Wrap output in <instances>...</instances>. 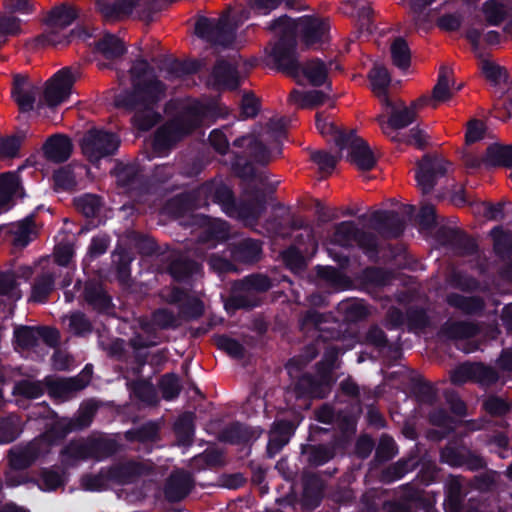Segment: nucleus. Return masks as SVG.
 <instances>
[{"label": "nucleus", "instance_id": "nucleus-21", "mask_svg": "<svg viewBox=\"0 0 512 512\" xmlns=\"http://www.w3.org/2000/svg\"><path fill=\"white\" fill-rule=\"evenodd\" d=\"M85 172L88 176L90 170L81 164L67 165L57 170L54 175L56 189L73 190L77 187V177Z\"/></svg>", "mask_w": 512, "mask_h": 512}, {"label": "nucleus", "instance_id": "nucleus-46", "mask_svg": "<svg viewBox=\"0 0 512 512\" xmlns=\"http://www.w3.org/2000/svg\"><path fill=\"white\" fill-rule=\"evenodd\" d=\"M25 187L18 172H4L0 174V192L23 191Z\"/></svg>", "mask_w": 512, "mask_h": 512}, {"label": "nucleus", "instance_id": "nucleus-56", "mask_svg": "<svg viewBox=\"0 0 512 512\" xmlns=\"http://www.w3.org/2000/svg\"><path fill=\"white\" fill-rule=\"evenodd\" d=\"M20 31V20L12 15H0V36L15 35Z\"/></svg>", "mask_w": 512, "mask_h": 512}, {"label": "nucleus", "instance_id": "nucleus-9", "mask_svg": "<svg viewBox=\"0 0 512 512\" xmlns=\"http://www.w3.org/2000/svg\"><path fill=\"white\" fill-rule=\"evenodd\" d=\"M463 84H456L453 70L447 66H441L438 78L434 85L431 95H423L417 99V104H424L436 109L440 104L449 102L460 91Z\"/></svg>", "mask_w": 512, "mask_h": 512}, {"label": "nucleus", "instance_id": "nucleus-15", "mask_svg": "<svg viewBox=\"0 0 512 512\" xmlns=\"http://www.w3.org/2000/svg\"><path fill=\"white\" fill-rule=\"evenodd\" d=\"M290 23L294 26V34L299 31L303 42L308 47L322 44L328 39L329 25L324 19L306 16L297 22L290 20Z\"/></svg>", "mask_w": 512, "mask_h": 512}, {"label": "nucleus", "instance_id": "nucleus-39", "mask_svg": "<svg viewBox=\"0 0 512 512\" xmlns=\"http://www.w3.org/2000/svg\"><path fill=\"white\" fill-rule=\"evenodd\" d=\"M40 336H42L40 330L28 326H20L14 330L16 344L21 348L33 347Z\"/></svg>", "mask_w": 512, "mask_h": 512}, {"label": "nucleus", "instance_id": "nucleus-29", "mask_svg": "<svg viewBox=\"0 0 512 512\" xmlns=\"http://www.w3.org/2000/svg\"><path fill=\"white\" fill-rule=\"evenodd\" d=\"M76 11L72 7L60 6L51 10L47 18L48 28L65 29L76 19Z\"/></svg>", "mask_w": 512, "mask_h": 512}, {"label": "nucleus", "instance_id": "nucleus-27", "mask_svg": "<svg viewBox=\"0 0 512 512\" xmlns=\"http://www.w3.org/2000/svg\"><path fill=\"white\" fill-rule=\"evenodd\" d=\"M301 75H303L311 85L321 86L327 79L328 67L323 61L312 59L301 66L300 76Z\"/></svg>", "mask_w": 512, "mask_h": 512}, {"label": "nucleus", "instance_id": "nucleus-36", "mask_svg": "<svg viewBox=\"0 0 512 512\" xmlns=\"http://www.w3.org/2000/svg\"><path fill=\"white\" fill-rule=\"evenodd\" d=\"M454 306L465 313H475L482 309L483 302L477 297H466L459 294H451L447 299Z\"/></svg>", "mask_w": 512, "mask_h": 512}, {"label": "nucleus", "instance_id": "nucleus-3", "mask_svg": "<svg viewBox=\"0 0 512 512\" xmlns=\"http://www.w3.org/2000/svg\"><path fill=\"white\" fill-rule=\"evenodd\" d=\"M268 29L279 37V41L270 53L277 69L299 81L302 65L299 64L296 56L294 26L290 23V18L282 16L272 22Z\"/></svg>", "mask_w": 512, "mask_h": 512}, {"label": "nucleus", "instance_id": "nucleus-25", "mask_svg": "<svg viewBox=\"0 0 512 512\" xmlns=\"http://www.w3.org/2000/svg\"><path fill=\"white\" fill-rule=\"evenodd\" d=\"M293 433V425L288 421L276 422L270 431L268 452L273 455L286 445Z\"/></svg>", "mask_w": 512, "mask_h": 512}, {"label": "nucleus", "instance_id": "nucleus-58", "mask_svg": "<svg viewBox=\"0 0 512 512\" xmlns=\"http://www.w3.org/2000/svg\"><path fill=\"white\" fill-rule=\"evenodd\" d=\"M161 389L163 397L167 400L175 398L180 392L179 380L174 375H166L162 378Z\"/></svg>", "mask_w": 512, "mask_h": 512}, {"label": "nucleus", "instance_id": "nucleus-5", "mask_svg": "<svg viewBox=\"0 0 512 512\" xmlns=\"http://www.w3.org/2000/svg\"><path fill=\"white\" fill-rule=\"evenodd\" d=\"M81 150L86 159L92 164L116 152L119 140L115 134L102 129L91 128L82 137Z\"/></svg>", "mask_w": 512, "mask_h": 512}, {"label": "nucleus", "instance_id": "nucleus-17", "mask_svg": "<svg viewBox=\"0 0 512 512\" xmlns=\"http://www.w3.org/2000/svg\"><path fill=\"white\" fill-rule=\"evenodd\" d=\"M92 376V367L87 365L82 372L74 378H64L49 383V394L59 400L68 399L74 392L85 388Z\"/></svg>", "mask_w": 512, "mask_h": 512}, {"label": "nucleus", "instance_id": "nucleus-22", "mask_svg": "<svg viewBox=\"0 0 512 512\" xmlns=\"http://www.w3.org/2000/svg\"><path fill=\"white\" fill-rule=\"evenodd\" d=\"M192 487L191 475L184 471L172 474L165 487V495L170 501L183 499Z\"/></svg>", "mask_w": 512, "mask_h": 512}, {"label": "nucleus", "instance_id": "nucleus-48", "mask_svg": "<svg viewBox=\"0 0 512 512\" xmlns=\"http://www.w3.org/2000/svg\"><path fill=\"white\" fill-rule=\"evenodd\" d=\"M391 139L393 141H400L410 145H415L418 148H422L427 144L426 134L418 128H413L403 135L395 134V136H391Z\"/></svg>", "mask_w": 512, "mask_h": 512}, {"label": "nucleus", "instance_id": "nucleus-41", "mask_svg": "<svg viewBox=\"0 0 512 512\" xmlns=\"http://www.w3.org/2000/svg\"><path fill=\"white\" fill-rule=\"evenodd\" d=\"M13 393L25 398L36 399L44 393V386L38 381L23 380L14 386Z\"/></svg>", "mask_w": 512, "mask_h": 512}, {"label": "nucleus", "instance_id": "nucleus-52", "mask_svg": "<svg viewBox=\"0 0 512 512\" xmlns=\"http://www.w3.org/2000/svg\"><path fill=\"white\" fill-rule=\"evenodd\" d=\"M63 476L54 470H45L39 481V488L43 491H52L63 484Z\"/></svg>", "mask_w": 512, "mask_h": 512}, {"label": "nucleus", "instance_id": "nucleus-14", "mask_svg": "<svg viewBox=\"0 0 512 512\" xmlns=\"http://www.w3.org/2000/svg\"><path fill=\"white\" fill-rule=\"evenodd\" d=\"M137 473L135 464H127L115 467L108 474L87 475L81 480V485L85 490L101 491L106 489L108 481L112 480L119 484H125L133 480Z\"/></svg>", "mask_w": 512, "mask_h": 512}, {"label": "nucleus", "instance_id": "nucleus-20", "mask_svg": "<svg viewBox=\"0 0 512 512\" xmlns=\"http://www.w3.org/2000/svg\"><path fill=\"white\" fill-rule=\"evenodd\" d=\"M209 84L217 88H236L239 84L236 64L226 60L218 61L209 78Z\"/></svg>", "mask_w": 512, "mask_h": 512}, {"label": "nucleus", "instance_id": "nucleus-6", "mask_svg": "<svg viewBox=\"0 0 512 512\" xmlns=\"http://www.w3.org/2000/svg\"><path fill=\"white\" fill-rule=\"evenodd\" d=\"M78 78L79 72L76 69L65 67L59 70L45 83L39 106L54 108L63 103L69 97Z\"/></svg>", "mask_w": 512, "mask_h": 512}, {"label": "nucleus", "instance_id": "nucleus-7", "mask_svg": "<svg viewBox=\"0 0 512 512\" xmlns=\"http://www.w3.org/2000/svg\"><path fill=\"white\" fill-rule=\"evenodd\" d=\"M389 114L388 120L386 121L384 116H378L377 121L384 134L389 136H395L393 130L403 129L413 123L417 116V111L424 106V104H417V100L413 101L409 106L405 105L402 101L392 102L388 97H384L382 102Z\"/></svg>", "mask_w": 512, "mask_h": 512}, {"label": "nucleus", "instance_id": "nucleus-62", "mask_svg": "<svg viewBox=\"0 0 512 512\" xmlns=\"http://www.w3.org/2000/svg\"><path fill=\"white\" fill-rule=\"evenodd\" d=\"M232 185L229 178L222 176L216 177L211 181L206 182L203 186V192H232Z\"/></svg>", "mask_w": 512, "mask_h": 512}, {"label": "nucleus", "instance_id": "nucleus-51", "mask_svg": "<svg viewBox=\"0 0 512 512\" xmlns=\"http://www.w3.org/2000/svg\"><path fill=\"white\" fill-rule=\"evenodd\" d=\"M473 374V382L482 386L491 385L498 379V374L495 370L478 363H475V370Z\"/></svg>", "mask_w": 512, "mask_h": 512}, {"label": "nucleus", "instance_id": "nucleus-63", "mask_svg": "<svg viewBox=\"0 0 512 512\" xmlns=\"http://www.w3.org/2000/svg\"><path fill=\"white\" fill-rule=\"evenodd\" d=\"M491 233L494 238V248L498 253H505L512 248V240L508 234L498 228L493 229Z\"/></svg>", "mask_w": 512, "mask_h": 512}, {"label": "nucleus", "instance_id": "nucleus-38", "mask_svg": "<svg viewBox=\"0 0 512 512\" xmlns=\"http://www.w3.org/2000/svg\"><path fill=\"white\" fill-rule=\"evenodd\" d=\"M201 267L193 261H174L170 266V273L176 280L182 281L186 278L200 273Z\"/></svg>", "mask_w": 512, "mask_h": 512}, {"label": "nucleus", "instance_id": "nucleus-32", "mask_svg": "<svg viewBox=\"0 0 512 512\" xmlns=\"http://www.w3.org/2000/svg\"><path fill=\"white\" fill-rule=\"evenodd\" d=\"M316 127L321 135L333 141L337 147L342 145L345 137L348 136V131L339 129L333 121L324 118L321 114L316 116Z\"/></svg>", "mask_w": 512, "mask_h": 512}, {"label": "nucleus", "instance_id": "nucleus-10", "mask_svg": "<svg viewBox=\"0 0 512 512\" xmlns=\"http://www.w3.org/2000/svg\"><path fill=\"white\" fill-rule=\"evenodd\" d=\"M52 445L50 435L45 434L24 446H17L10 450L9 462L13 470L25 469L38 458L47 454Z\"/></svg>", "mask_w": 512, "mask_h": 512}, {"label": "nucleus", "instance_id": "nucleus-12", "mask_svg": "<svg viewBox=\"0 0 512 512\" xmlns=\"http://www.w3.org/2000/svg\"><path fill=\"white\" fill-rule=\"evenodd\" d=\"M41 88L27 74H14L11 84V98L20 112L26 113L34 109L40 97Z\"/></svg>", "mask_w": 512, "mask_h": 512}, {"label": "nucleus", "instance_id": "nucleus-8", "mask_svg": "<svg viewBox=\"0 0 512 512\" xmlns=\"http://www.w3.org/2000/svg\"><path fill=\"white\" fill-rule=\"evenodd\" d=\"M233 172L245 183L250 192H274L280 189V180L265 171L256 172L242 156H236L232 164Z\"/></svg>", "mask_w": 512, "mask_h": 512}, {"label": "nucleus", "instance_id": "nucleus-28", "mask_svg": "<svg viewBox=\"0 0 512 512\" xmlns=\"http://www.w3.org/2000/svg\"><path fill=\"white\" fill-rule=\"evenodd\" d=\"M194 218V223L204 228L207 238L216 240H224L227 238L228 227L226 222L219 219H211L202 214H197Z\"/></svg>", "mask_w": 512, "mask_h": 512}, {"label": "nucleus", "instance_id": "nucleus-61", "mask_svg": "<svg viewBox=\"0 0 512 512\" xmlns=\"http://www.w3.org/2000/svg\"><path fill=\"white\" fill-rule=\"evenodd\" d=\"M74 255V247L70 241L59 242L55 247V258L59 265H67Z\"/></svg>", "mask_w": 512, "mask_h": 512}, {"label": "nucleus", "instance_id": "nucleus-35", "mask_svg": "<svg viewBox=\"0 0 512 512\" xmlns=\"http://www.w3.org/2000/svg\"><path fill=\"white\" fill-rule=\"evenodd\" d=\"M22 432V423L19 417L9 416L0 421V443L14 441Z\"/></svg>", "mask_w": 512, "mask_h": 512}, {"label": "nucleus", "instance_id": "nucleus-18", "mask_svg": "<svg viewBox=\"0 0 512 512\" xmlns=\"http://www.w3.org/2000/svg\"><path fill=\"white\" fill-rule=\"evenodd\" d=\"M334 241L341 246H347L350 245L352 241H356L365 249L369 257L374 256L376 248V241L374 237L358 235L356 227L352 222H342L337 226Z\"/></svg>", "mask_w": 512, "mask_h": 512}, {"label": "nucleus", "instance_id": "nucleus-34", "mask_svg": "<svg viewBox=\"0 0 512 512\" xmlns=\"http://www.w3.org/2000/svg\"><path fill=\"white\" fill-rule=\"evenodd\" d=\"M390 53L392 62L396 67L405 70L410 66L411 52L403 38L398 37L391 43Z\"/></svg>", "mask_w": 512, "mask_h": 512}, {"label": "nucleus", "instance_id": "nucleus-11", "mask_svg": "<svg viewBox=\"0 0 512 512\" xmlns=\"http://www.w3.org/2000/svg\"><path fill=\"white\" fill-rule=\"evenodd\" d=\"M340 153L347 149L348 161L355 165L359 170L368 171L375 167L376 158L368 144L359 136L356 135L354 130L348 131V136L345 137L342 145L338 147Z\"/></svg>", "mask_w": 512, "mask_h": 512}, {"label": "nucleus", "instance_id": "nucleus-24", "mask_svg": "<svg viewBox=\"0 0 512 512\" xmlns=\"http://www.w3.org/2000/svg\"><path fill=\"white\" fill-rule=\"evenodd\" d=\"M483 163L489 167L512 166V145L494 144L487 148Z\"/></svg>", "mask_w": 512, "mask_h": 512}, {"label": "nucleus", "instance_id": "nucleus-57", "mask_svg": "<svg viewBox=\"0 0 512 512\" xmlns=\"http://www.w3.org/2000/svg\"><path fill=\"white\" fill-rule=\"evenodd\" d=\"M260 109L259 100L251 93H245L241 100V114L243 118L255 117Z\"/></svg>", "mask_w": 512, "mask_h": 512}, {"label": "nucleus", "instance_id": "nucleus-31", "mask_svg": "<svg viewBox=\"0 0 512 512\" xmlns=\"http://www.w3.org/2000/svg\"><path fill=\"white\" fill-rule=\"evenodd\" d=\"M97 51L106 59L114 60L121 57L125 52L124 43L111 34L105 35L96 45Z\"/></svg>", "mask_w": 512, "mask_h": 512}, {"label": "nucleus", "instance_id": "nucleus-40", "mask_svg": "<svg viewBox=\"0 0 512 512\" xmlns=\"http://www.w3.org/2000/svg\"><path fill=\"white\" fill-rule=\"evenodd\" d=\"M54 279L51 274L46 273L37 278L32 287L31 300L34 302H42L52 291Z\"/></svg>", "mask_w": 512, "mask_h": 512}, {"label": "nucleus", "instance_id": "nucleus-33", "mask_svg": "<svg viewBox=\"0 0 512 512\" xmlns=\"http://www.w3.org/2000/svg\"><path fill=\"white\" fill-rule=\"evenodd\" d=\"M483 13L489 24L498 25L510 17L511 9L503 1L489 0L483 5Z\"/></svg>", "mask_w": 512, "mask_h": 512}, {"label": "nucleus", "instance_id": "nucleus-1", "mask_svg": "<svg viewBox=\"0 0 512 512\" xmlns=\"http://www.w3.org/2000/svg\"><path fill=\"white\" fill-rule=\"evenodd\" d=\"M228 114V108L216 100L206 103L198 101L189 103L182 107L174 119L156 131L153 148L158 154H164L206 120L213 121L217 118H224Z\"/></svg>", "mask_w": 512, "mask_h": 512}, {"label": "nucleus", "instance_id": "nucleus-16", "mask_svg": "<svg viewBox=\"0 0 512 512\" xmlns=\"http://www.w3.org/2000/svg\"><path fill=\"white\" fill-rule=\"evenodd\" d=\"M237 146H245L248 150L249 156L256 162L266 164L270 162L275 156L281 153L280 145L273 144L261 136H247L237 139L234 142Z\"/></svg>", "mask_w": 512, "mask_h": 512}, {"label": "nucleus", "instance_id": "nucleus-53", "mask_svg": "<svg viewBox=\"0 0 512 512\" xmlns=\"http://www.w3.org/2000/svg\"><path fill=\"white\" fill-rule=\"evenodd\" d=\"M69 329L76 335H85L91 332V323L82 313H73L68 317Z\"/></svg>", "mask_w": 512, "mask_h": 512}, {"label": "nucleus", "instance_id": "nucleus-30", "mask_svg": "<svg viewBox=\"0 0 512 512\" xmlns=\"http://www.w3.org/2000/svg\"><path fill=\"white\" fill-rule=\"evenodd\" d=\"M368 78L371 82L373 92L384 102L386 96V89L390 84V75L387 69L382 65H374L369 72Z\"/></svg>", "mask_w": 512, "mask_h": 512}, {"label": "nucleus", "instance_id": "nucleus-55", "mask_svg": "<svg viewBox=\"0 0 512 512\" xmlns=\"http://www.w3.org/2000/svg\"><path fill=\"white\" fill-rule=\"evenodd\" d=\"M475 363L462 364L451 372V381L456 385H461L473 381Z\"/></svg>", "mask_w": 512, "mask_h": 512}, {"label": "nucleus", "instance_id": "nucleus-4", "mask_svg": "<svg viewBox=\"0 0 512 512\" xmlns=\"http://www.w3.org/2000/svg\"><path fill=\"white\" fill-rule=\"evenodd\" d=\"M249 18V11L243 9L234 24L229 21L227 13L218 18L200 17L195 24V33L200 38L214 45L229 46L235 40L237 26Z\"/></svg>", "mask_w": 512, "mask_h": 512}, {"label": "nucleus", "instance_id": "nucleus-2", "mask_svg": "<svg viewBox=\"0 0 512 512\" xmlns=\"http://www.w3.org/2000/svg\"><path fill=\"white\" fill-rule=\"evenodd\" d=\"M130 74L134 88L133 95L123 103L118 100L117 104L135 109L134 123L138 129L146 131L160 121L161 116L154 110V105L164 96L165 89L153 77L145 60L135 61Z\"/></svg>", "mask_w": 512, "mask_h": 512}, {"label": "nucleus", "instance_id": "nucleus-19", "mask_svg": "<svg viewBox=\"0 0 512 512\" xmlns=\"http://www.w3.org/2000/svg\"><path fill=\"white\" fill-rule=\"evenodd\" d=\"M73 144L69 137L55 134L49 137L43 145V153L47 160L54 163L66 161L72 153Z\"/></svg>", "mask_w": 512, "mask_h": 512}, {"label": "nucleus", "instance_id": "nucleus-49", "mask_svg": "<svg viewBox=\"0 0 512 512\" xmlns=\"http://www.w3.org/2000/svg\"><path fill=\"white\" fill-rule=\"evenodd\" d=\"M114 176L119 187H127L134 182L137 176L136 168L132 165L118 164L114 171Z\"/></svg>", "mask_w": 512, "mask_h": 512}, {"label": "nucleus", "instance_id": "nucleus-26", "mask_svg": "<svg viewBox=\"0 0 512 512\" xmlns=\"http://www.w3.org/2000/svg\"><path fill=\"white\" fill-rule=\"evenodd\" d=\"M32 275L31 268L21 267L17 272L0 273V294L10 295L13 298H20L17 290V278L28 279Z\"/></svg>", "mask_w": 512, "mask_h": 512}, {"label": "nucleus", "instance_id": "nucleus-44", "mask_svg": "<svg viewBox=\"0 0 512 512\" xmlns=\"http://www.w3.org/2000/svg\"><path fill=\"white\" fill-rule=\"evenodd\" d=\"M75 205L85 216H94L100 206L99 199L96 194H81L75 198Z\"/></svg>", "mask_w": 512, "mask_h": 512}, {"label": "nucleus", "instance_id": "nucleus-60", "mask_svg": "<svg viewBox=\"0 0 512 512\" xmlns=\"http://www.w3.org/2000/svg\"><path fill=\"white\" fill-rule=\"evenodd\" d=\"M485 131L484 123L480 120L473 119L467 123L465 140L467 144H472L483 138Z\"/></svg>", "mask_w": 512, "mask_h": 512}, {"label": "nucleus", "instance_id": "nucleus-42", "mask_svg": "<svg viewBox=\"0 0 512 512\" xmlns=\"http://www.w3.org/2000/svg\"><path fill=\"white\" fill-rule=\"evenodd\" d=\"M262 138L280 145L281 138L285 135V126L282 119H271L262 132L258 134Z\"/></svg>", "mask_w": 512, "mask_h": 512}, {"label": "nucleus", "instance_id": "nucleus-64", "mask_svg": "<svg viewBox=\"0 0 512 512\" xmlns=\"http://www.w3.org/2000/svg\"><path fill=\"white\" fill-rule=\"evenodd\" d=\"M477 327L471 323L459 322L454 323L450 327L449 334L454 338H469L475 335Z\"/></svg>", "mask_w": 512, "mask_h": 512}, {"label": "nucleus", "instance_id": "nucleus-37", "mask_svg": "<svg viewBox=\"0 0 512 512\" xmlns=\"http://www.w3.org/2000/svg\"><path fill=\"white\" fill-rule=\"evenodd\" d=\"M175 431L179 442L182 445H188L194 434L193 414L184 413L181 415L175 423Z\"/></svg>", "mask_w": 512, "mask_h": 512}, {"label": "nucleus", "instance_id": "nucleus-23", "mask_svg": "<svg viewBox=\"0 0 512 512\" xmlns=\"http://www.w3.org/2000/svg\"><path fill=\"white\" fill-rule=\"evenodd\" d=\"M34 215L30 214L24 219L12 223L9 226V232L12 235V241L15 246L25 247L35 236L36 228L33 222Z\"/></svg>", "mask_w": 512, "mask_h": 512}, {"label": "nucleus", "instance_id": "nucleus-13", "mask_svg": "<svg viewBox=\"0 0 512 512\" xmlns=\"http://www.w3.org/2000/svg\"><path fill=\"white\" fill-rule=\"evenodd\" d=\"M450 163L438 156H424L418 163L415 178L423 192L434 189L439 177L447 173Z\"/></svg>", "mask_w": 512, "mask_h": 512}, {"label": "nucleus", "instance_id": "nucleus-59", "mask_svg": "<svg viewBox=\"0 0 512 512\" xmlns=\"http://www.w3.org/2000/svg\"><path fill=\"white\" fill-rule=\"evenodd\" d=\"M62 30L63 29L48 28V30L39 37V41L52 46L67 44L69 42L68 36L62 33Z\"/></svg>", "mask_w": 512, "mask_h": 512}, {"label": "nucleus", "instance_id": "nucleus-43", "mask_svg": "<svg viewBox=\"0 0 512 512\" xmlns=\"http://www.w3.org/2000/svg\"><path fill=\"white\" fill-rule=\"evenodd\" d=\"M311 160L317 165L319 172L323 175L331 174L338 162V158L326 151L312 152Z\"/></svg>", "mask_w": 512, "mask_h": 512}, {"label": "nucleus", "instance_id": "nucleus-54", "mask_svg": "<svg viewBox=\"0 0 512 512\" xmlns=\"http://www.w3.org/2000/svg\"><path fill=\"white\" fill-rule=\"evenodd\" d=\"M284 263L294 272L298 273L305 267V260L296 248H289L282 253Z\"/></svg>", "mask_w": 512, "mask_h": 512}, {"label": "nucleus", "instance_id": "nucleus-47", "mask_svg": "<svg viewBox=\"0 0 512 512\" xmlns=\"http://www.w3.org/2000/svg\"><path fill=\"white\" fill-rule=\"evenodd\" d=\"M472 209L475 214L482 216L488 220H496L502 216L501 203L492 204L489 202H479L475 203Z\"/></svg>", "mask_w": 512, "mask_h": 512}, {"label": "nucleus", "instance_id": "nucleus-45", "mask_svg": "<svg viewBox=\"0 0 512 512\" xmlns=\"http://www.w3.org/2000/svg\"><path fill=\"white\" fill-rule=\"evenodd\" d=\"M22 144V137L19 136H0V158H14L18 155Z\"/></svg>", "mask_w": 512, "mask_h": 512}, {"label": "nucleus", "instance_id": "nucleus-50", "mask_svg": "<svg viewBox=\"0 0 512 512\" xmlns=\"http://www.w3.org/2000/svg\"><path fill=\"white\" fill-rule=\"evenodd\" d=\"M480 68L486 79L494 83H499L506 77L505 70L489 59H482L480 61Z\"/></svg>", "mask_w": 512, "mask_h": 512}]
</instances>
